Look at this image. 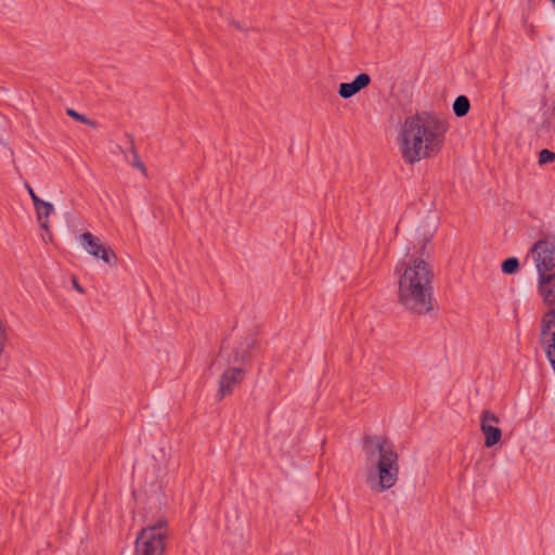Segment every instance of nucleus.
<instances>
[{
	"mask_svg": "<svg viewBox=\"0 0 555 555\" xmlns=\"http://www.w3.org/2000/svg\"><path fill=\"white\" fill-rule=\"evenodd\" d=\"M398 300L413 314H426L433 309V272L423 259L402 261L396 269Z\"/></svg>",
	"mask_w": 555,
	"mask_h": 555,
	"instance_id": "3",
	"label": "nucleus"
},
{
	"mask_svg": "<svg viewBox=\"0 0 555 555\" xmlns=\"http://www.w3.org/2000/svg\"><path fill=\"white\" fill-rule=\"evenodd\" d=\"M371 83V77L366 73H361L351 82H341L338 88V94L343 99H349L366 88Z\"/></svg>",
	"mask_w": 555,
	"mask_h": 555,
	"instance_id": "10",
	"label": "nucleus"
},
{
	"mask_svg": "<svg viewBox=\"0 0 555 555\" xmlns=\"http://www.w3.org/2000/svg\"><path fill=\"white\" fill-rule=\"evenodd\" d=\"M25 188L34 203V205L36 203H38L41 198L35 193L34 189L31 188V185L29 183H25Z\"/></svg>",
	"mask_w": 555,
	"mask_h": 555,
	"instance_id": "19",
	"label": "nucleus"
},
{
	"mask_svg": "<svg viewBox=\"0 0 555 555\" xmlns=\"http://www.w3.org/2000/svg\"><path fill=\"white\" fill-rule=\"evenodd\" d=\"M470 108V103L467 96L459 95L453 103V112L457 117L467 115Z\"/></svg>",
	"mask_w": 555,
	"mask_h": 555,
	"instance_id": "12",
	"label": "nucleus"
},
{
	"mask_svg": "<svg viewBox=\"0 0 555 555\" xmlns=\"http://www.w3.org/2000/svg\"><path fill=\"white\" fill-rule=\"evenodd\" d=\"M363 477L367 487L383 493L399 480V454L395 444L384 436H369L363 440Z\"/></svg>",
	"mask_w": 555,
	"mask_h": 555,
	"instance_id": "2",
	"label": "nucleus"
},
{
	"mask_svg": "<svg viewBox=\"0 0 555 555\" xmlns=\"http://www.w3.org/2000/svg\"><path fill=\"white\" fill-rule=\"evenodd\" d=\"M541 346L555 372V309L542 318Z\"/></svg>",
	"mask_w": 555,
	"mask_h": 555,
	"instance_id": "7",
	"label": "nucleus"
},
{
	"mask_svg": "<svg viewBox=\"0 0 555 555\" xmlns=\"http://www.w3.org/2000/svg\"><path fill=\"white\" fill-rule=\"evenodd\" d=\"M527 259L531 260L538 273V293L545 305H555V236L539 238L529 249Z\"/></svg>",
	"mask_w": 555,
	"mask_h": 555,
	"instance_id": "4",
	"label": "nucleus"
},
{
	"mask_svg": "<svg viewBox=\"0 0 555 555\" xmlns=\"http://www.w3.org/2000/svg\"><path fill=\"white\" fill-rule=\"evenodd\" d=\"M448 129V122L434 113L420 112L406 116L397 134L403 160L413 165L438 155L444 146Z\"/></svg>",
	"mask_w": 555,
	"mask_h": 555,
	"instance_id": "1",
	"label": "nucleus"
},
{
	"mask_svg": "<svg viewBox=\"0 0 555 555\" xmlns=\"http://www.w3.org/2000/svg\"><path fill=\"white\" fill-rule=\"evenodd\" d=\"M72 283H73L74 288H75L77 292H79L80 294H83V293H85V289L80 286V284L78 283V281H77V279H76V278H73Z\"/></svg>",
	"mask_w": 555,
	"mask_h": 555,
	"instance_id": "20",
	"label": "nucleus"
},
{
	"mask_svg": "<svg viewBox=\"0 0 555 555\" xmlns=\"http://www.w3.org/2000/svg\"><path fill=\"white\" fill-rule=\"evenodd\" d=\"M244 377V370L241 367H228L219 380L218 398L221 400L232 393L234 387L238 385Z\"/></svg>",
	"mask_w": 555,
	"mask_h": 555,
	"instance_id": "9",
	"label": "nucleus"
},
{
	"mask_svg": "<svg viewBox=\"0 0 555 555\" xmlns=\"http://www.w3.org/2000/svg\"><path fill=\"white\" fill-rule=\"evenodd\" d=\"M550 1H551V2L554 4V7H555V0H550Z\"/></svg>",
	"mask_w": 555,
	"mask_h": 555,
	"instance_id": "22",
	"label": "nucleus"
},
{
	"mask_svg": "<svg viewBox=\"0 0 555 555\" xmlns=\"http://www.w3.org/2000/svg\"><path fill=\"white\" fill-rule=\"evenodd\" d=\"M253 346V343L246 344V347H241L240 349H236L233 353V363H243L248 358V351L247 349Z\"/></svg>",
	"mask_w": 555,
	"mask_h": 555,
	"instance_id": "15",
	"label": "nucleus"
},
{
	"mask_svg": "<svg viewBox=\"0 0 555 555\" xmlns=\"http://www.w3.org/2000/svg\"><path fill=\"white\" fill-rule=\"evenodd\" d=\"M133 163L132 165L138 168L140 171H142L143 173H146V168L144 166V164L140 160L138 154L135 152H133Z\"/></svg>",
	"mask_w": 555,
	"mask_h": 555,
	"instance_id": "18",
	"label": "nucleus"
},
{
	"mask_svg": "<svg viewBox=\"0 0 555 555\" xmlns=\"http://www.w3.org/2000/svg\"><path fill=\"white\" fill-rule=\"evenodd\" d=\"M168 538L169 527L165 518L149 524L137 535L134 555H164Z\"/></svg>",
	"mask_w": 555,
	"mask_h": 555,
	"instance_id": "5",
	"label": "nucleus"
},
{
	"mask_svg": "<svg viewBox=\"0 0 555 555\" xmlns=\"http://www.w3.org/2000/svg\"><path fill=\"white\" fill-rule=\"evenodd\" d=\"M10 343L9 327L5 322L0 318V359L5 353Z\"/></svg>",
	"mask_w": 555,
	"mask_h": 555,
	"instance_id": "13",
	"label": "nucleus"
},
{
	"mask_svg": "<svg viewBox=\"0 0 555 555\" xmlns=\"http://www.w3.org/2000/svg\"><path fill=\"white\" fill-rule=\"evenodd\" d=\"M36 210L37 221L39 222L40 228L50 232V222L49 217L54 212V207L51 203L40 199L38 203L34 205Z\"/></svg>",
	"mask_w": 555,
	"mask_h": 555,
	"instance_id": "11",
	"label": "nucleus"
},
{
	"mask_svg": "<svg viewBox=\"0 0 555 555\" xmlns=\"http://www.w3.org/2000/svg\"><path fill=\"white\" fill-rule=\"evenodd\" d=\"M519 269V261L515 257L507 258L502 262V271L505 274H514Z\"/></svg>",
	"mask_w": 555,
	"mask_h": 555,
	"instance_id": "14",
	"label": "nucleus"
},
{
	"mask_svg": "<svg viewBox=\"0 0 555 555\" xmlns=\"http://www.w3.org/2000/svg\"><path fill=\"white\" fill-rule=\"evenodd\" d=\"M79 240L83 249L92 257L100 258L111 266L116 263V254L114 250L103 244L101 240L91 232L82 233Z\"/></svg>",
	"mask_w": 555,
	"mask_h": 555,
	"instance_id": "6",
	"label": "nucleus"
},
{
	"mask_svg": "<svg viewBox=\"0 0 555 555\" xmlns=\"http://www.w3.org/2000/svg\"><path fill=\"white\" fill-rule=\"evenodd\" d=\"M554 159H555V153L550 150L544 149L539 153V164L540 165H545V164L552 163Z\"/></svg>",
	"mask_w": 555,
	"mask_h": 555,
	"instance_id": "16",
	"label": "nucleus"
},
{
	"mask_svg": "<svg viewBox=\"0 0 555 555\" xmlns=\"http://www.w3.org/2000/svg\"><path fill=\"white\" fill-rule=\"evenodd\" d=\"M223 360V354H220L217 359V362H221Z\"/></svg>",
	"mask_w": 555,
	"mask_h": 555,
	"instance_id": "21",
	"label": "nucleus"
},
{
	"mask_svg": "<svg viewBox=\"0 0 555 555\" xmlns=\"http://www.w3.org/2000/svg\"><path fill=\"white\" fill-rule=\"evenodd\" d=\"M500 418L493 412L485 410L480 415V430L485 436V447L492 448L502 439V430L498 424Z\"/></svg>",
	"mask_w": 555,
	"mask_h": 555,
	"instance_id": "8",
	"label": "nucleus"
},
{
	"mask_svg": "<svg viewBox=\"0 0 555 555\" xmlns=\"http://www.w3.org/2000/svg\"><path fill=\"white\" fill-rule=\"evenodd\" d=\"M67 115L80 122L88 124V125L91 124V121L86 116L79 114L78 112H76L72 108L67 109Z\"/></svg>",
	"mask_w": 555,
	"mask_h": 555,
	"instance_id": "17",
	"label": "nucleus"
}]
</instances>
